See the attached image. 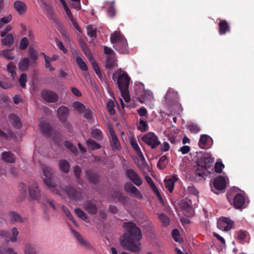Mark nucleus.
Listing matches in <instances>:
<instances>
[{
  "mask_svg": "<svg viewBox=\"0 0 254 254\" xmlns=\"http://www.w3.org/2000/svg\"><path fill=\"white\" fill-rule=\"evenodd\" d=\"M123 227L126 231L120 240L121 245L127 251L138 253L140 251L139 242L142 239L141 230L132 222H125Z\"/></svg>",
  "mask_w": 254,
  "mask_h": 254,
  "instance_id": "nucleus-1",
  "label": "nucleus"
},
{
  "mask_svg": "<svg viewBox=\"0 0 254 254\" xmlns=\"http://www.w3.org/2000/svg\"><path fill=\"white\" fill-rule=\"evenodd\" d=\"M214 161V159L211 154L206 153L202 154L196 162L195 173L196 175L200 177L208 176L210 173L209 169L213 170L211 168Z\"/></svg>",
  "mask_w": 254,
  "mask_h": 254,
  "instance_id": "nucleus-2",
  "label": "nucleus"
},
{
  "mask_svg": "<svg viewBox=\"0 0 254 254\" xmlns=\"http://www.w3.org/2000/svg\"><path fill=\"white\" fill-rule=\"evenodd\" d=\"M43 181L44 183L49 187L51 191L59 195H62V191L58 190L55 183L52 180L53 174L52 173V169L48 167H44L43 168Z\"/></svg>",
  "mask_w": 254,
  "mask_h": 254,
  "instance_id": "nucleus-3",
  "label": "nucleus"
},
{
  "mask_svg": "<svg viewBox=\"0 0 254 254\" xmlns=\"http://www.w3.org/2000/svg\"><path fill=\"white\" fill-rule=\"evenodd\" d=\"M118 75L117 78V84L120 90H126L128 89L130 78L127 73L122 71L121 69L118 70L113 75V79L115 80L116 75Z\"/></svg>",
  "mask_w": 254,
  "mask_h": 254,
  "instance_id": "nucleus-4",
  "label": "nucleus"
},
{
  "mask_svg": "<svg viewBox=\"0 0 254 254\" xmlns=\"http://www.w3.org/2000/svg\"><path fill=\"white\" fill-rule=\"evenodd\" d=\"M227 199L237 209L242 208L245 202V197L243 194L240 193L235 194L231 190L228 191Z\"/></svg>",
  "mask_w": 254,
  "mask_h": 254,
  "instance_id": "nucleus-5",
  "label": "nucleus"
},
{
  "mask_svg": "<svg viewBox=\"0 0 254 254\" xmlns=\"http://www.w3.org/2000/svg\"><path fill=\"white\" fill-rule=\"evenodd\" d=\"M58 190L62 191V196L63 193H65L69 199L74 200H81L83 198L82 190H77L75 188L72 187H65L64 188H60Z\"/></svg>",
  "mask_w": 254,
  "mask_h": 254,
  "instance_id": "nucleus-6",
  "label": "nucleus"
},
{
  "mask_svg": "<svg viewBox=\"0 0 254 254\" xmlns=\"http://www.w3.org/2000/svg\"><path fill=\"white\" fill-rule=\"evenodd\" d=\"M141 139L152 149L156 148L160 144L157 135L152 132L144 135L141 137Z\"/></svg>",
  "mask_w": 254,
  "mask_h": 254,
  "instance_id": "nucleus-7",
  "label": "nucleus"
},
{
  "mask_svg": "<svg viewBox=\"0 0 254 254\" xmlns=\"http://www.w3.org/2000/svg\"><path fill=\"white\" fill-rule=\"evenodd\" d=\"M125 175L127 178L137 186H140L142 184V181L138 173L132 169L125 170Z\"/></svg>",
  "mask_w": 254,
  "mask_h": 254,
  "instance_id": "nucleus-8",
  "label": "nucleus"
},
{
  "mask_svg": "<svg viewBox=\"0 0 254 254\" xmlns=\"http://www.w3.org/2000/svg\"><path fill=\"white\" fill-rule=\"evenodd\" d=\"M124 190L131 196L136 197L138 199H143V195L140 190L131 182H127L125 184Z\"/></svg>",
  "mask_w": 254,
  "mask_h": 254,
  "instance_id": "nucleus-9",
  "label": "nucleus"
},
{
  "mask_svg": "<svg viewBox=\"0 0 254 254\" xmlns=\"http://www.w3.org/2000/svg\"><path fill=\"white\" fill-rule=\"evenodd\" d=\"M226 187V181L225 178L221 176L215 178L213 181V186H211V190L214 193L218 194L216 190H222L225 189Z\"/></svg>",
  "mask_w": 254,
  "mask_h": 254,
  "instance_id": "nucleus-10",
  "label": "nucleus"
},
{
  "mask_svg": "<svg viewBox=\"0 0 254 254\" xmlns=\"http://www.w3.org/2000/svg\"><path fill=\"white\" fill-rule=\"evenodd\" d=\"M41 96L45 101L49 103H55L59 99L56 92L48 89H44L41 91Z\"/></svg>",
  "mask_w": 254,
  "mask_h": 254,
  "instance_id": "nucleus-11",
  "label": "nucleus"
},
{
  "mask_svg": "<svg viewBox=\"0 0 254 254\" xmlns=\"http://www.w3.org/2000/svg\"><path fill=\"white\" fill-rule=\"evenodd\" d=\"M217 227L224 231H228L232 228L233 221L227 217L219 219L217 221Z\"/></svg>",
  "mask_w": 254,
  "mask_h": 254,
  "instance_id": "nucleus-12",
  "label": "nucleus"
},
{
  "mask_svg": "<svg viewBox=\"0 0 254 254\" xmlns=\"http://www.w3.org/2000/svg\"><path fill=\"white\" fill-rule=\"evenodd\" d=\"M110 145L113 150H120L121 146L120 141L112 128L109 129Z\"/></svg>",
  "mask_w": 254,
  "mask_h": 254,
  "instance_id": "nucleus-13",
  "label": "nucleus"
},
{
  "mask_svg": "<svg viewBox=\"0 0 254 254\" xmlns=\"http://www.w3.org/2000/svg\"><path fill=\"white\" fill-rule=\"evenodd\" d=\"M29 193L33 200L38 199L40 197L41 191L36 182L32 181L30 186H29Z\"/></svg>",
  "mask_w": 254,
  "mask_h": 254,
  "instance_id": "nucleus-14",
  "label": "nucleus"
},
{
  "mask_svg": "<svg viewBox=\"0 0 254 254\" xmlns=\"http://www.w3.org/2000/svg\"><path fill=\"white\" fill-rule=\"evenodd\" d=\"M165 99L167 103L171 105L179 102V96L177 92L172 88H169L166 93Z\"/></svg>",
  "mask_w": 254,
  "mask_h": 254,
  "instance_id": "nucleus-15",
  "label": "nucleus"
},
{
  "mask_svg": "<svg viewBox=\"0 0 254 254\" xmlns=\"http://www.w3.org/2000/svg\"><path fill=\"white\" fill-rule=\"evenodd\" d=\"M13 7L20 16L24 15L27 10V4L20 0L15 1L13 3Z\"/></svg>",
  "mask_w": 254,
  "mask_h": 254,
  "instance_id": "nucleus-16",
  "label": "nucleus"
},
{
  "mask_svg": "<svg viewBox=\"0 0 254 254\" xmlns=\"http://www.w3.org/2000/svg\"><path fill=\"white\" fill-rule=\"evenodd\" d=\"M71 231L74 236L77 239L78 242L81 246L85 247L89 251H91L93 249L91 244L89 242L84 240L81 235L77 231L73 229L71 230Z\"/></svg>",
  "mask_w": 254,
  "mask_h": 254,
  "instance_id": "nucleus-17",
  "label": "nucleus"
},
{
  "mask_svg": "<svg viewBox=\"0 0 254 254\" xmlns=\"http://www.w3.org/2000/svg\"><path fill=\"white\" fill-rule=\"evenodd\" d=\"M8 217L11 223H23L26 221V218L22 217L18 212L15 211H10L8 213Z\"/></svg>",
  "mask_w": 254,
  "mask_h": 254,
  "instance_id": "nucleus-18",
  "label": "nucleus"
},
{
  "mask_svg": "<svg viewBox=\"0 0 254 254\" xmlns=\"http://www.w3.org/2000/svg\"><path fill=\"white\" fill-rule=\"evenodd\" d=\"M86 179L92 184H96L99 181V175L92 170H87L85 171Z\"/></svg>",
  "mask_w": 254,
  "mask_h": 254,
  "instance_id": "nucleus-19",
  "label": "nucleus"
},
{
  "mask_svg": "<svg viewBox=\"0 0 254 254\" xmlns=\"http://www.w3.org/2000/svg\"><path fill=\"white\" fill-rule=\"evenodd\" d=\"M113 47L120 54H127L128 53V44L127 39L122 40V42L117 43Z\"/></svg>",
  "mask_w": 254,
  "mask_h": 254,
  "instance_id": "nucleus-20",
  "label": "nucleus"
},
{
  "mask_svg": "<svg viewBox=\"0 0 254 254\" xmlns=\"http://www.w3.org/2000/svg\"><path fill=\"white\" fill-rule=\"evenodd\" d=\"M211 138L207 134L201 135L198 145L202 149H208L211 145Z\"/></svg>",
  "mask_w": 254,
  "mask_h": 254,
  "instance_id": "nucleus-21",
  "label": "nucleus"
},
{
  "mask_svg": "<svg viewBox=\"0 0 254 254\" xmlns=\"http://www.w3.org/2000/svg\"><path fill=\"white\" fill-rule=\"evenodd\" d=\"M68 108L64 106H62L58 109V117L62 122H64L66 121L68 115Z\"/></svg>",
  "mask_w": 254,
  "mask_h": 254,
  "instance_id": "nucleus-22",
  "label": "nucleus"
},
{
  "mask_svg": "<svg viewBox=\"0 0 254 254\" xmlns=\"http://www.w3.org/2000/svg\"><path fill=\"white\" fill-rule=\"evenodd\" d=\"M84 209L89 214H96L97 212L96 205L91 200H87L84 203Z\"/></svg>",
  "mask_w": 254,
  "mask_h": 254,
  "instance_id": "nucleus-23",
  "label": "nucleus"
},
{
  "mask_svg": "<svg viewBox=\"0 0 254 254\" xmlns=\"http://www.w3.org/2000/svg\"><path fill=\"white\" fill-rule=\"evenodd\" d=\"M123 40H126V39L120 31H115L110 37L111 42L114 46H115L117 43L122 42Z\"/></svg>",
  "mask_w": 254,
  "mask_h": 254,
  "instance_id": "nucleus-24",
  "label": "nucleus"
},
{
  "mask_svg": "<svg viewBox=\"0 0 254 254\" xmlns=\"http://www.w3.org/2000/svg\"><path fill=\"white\" fill-rule=\"evenodd\" d=\"M230 30V27L226 20H221L219 23V33L224 35Z\"/></svg>",
  "mask_w": 254,
  "mask_h": 254,
  "instance_id": "nucleus-25",
  "label": "nucleus"
},
{
  "mask_svg": "<svg viewBox=\"0 0 254 254\" xmlns=\"http://www.w3.org/2000/svg\"><path fill=\"white\" fill-rule=\"evenodd\" d=\"M8 119L13 126L16 128H20L22 127V124L19 118L14 114H11L8 116Z\"/></svg>",
  "mask_w": 254,
  "mask_h": 254,
  "instance_id": "nucleus-26",
  "label": "nucleus"
},
{
  "mask_svg": "<svg viewBox=\"0 0 254 254\" xmlns=\"http://www.w3.org/2000/svg\"><path fill=\"white\" fill-rule=\"evenodd\" d=\"M130 144L141 160L145 161V158L137 143L136 140L134 138L132 139L130 141Z\"/></svg>",
  "mask_w": 254,
  "mask_h": 254,
  "instance_id": "nucleus-27",
  "label": "nucleus"
},
{
  "mask_svg": "<svg viewBox=\"0 0 254 254\" xmlns=\"http://www.w3.org/2000/svg\"><path fill=\"white\" fill-rule=\"evenodd\" d=\"M30 65V60L28 58L20 59L18 64V68L21 71H25L28 69Z\"/></svg>",
  "mask_w": 254,
  "mask_h": 254,
  "instance_id": "nucleus-28",
  "label": "nucleus"
},
{
  "mask_svg": "<svg viewBox=\"0 0 254 254\" xmlns=\"http://www.w3.org/2000/svg\"><path fill=\"white\" fill-rule=\"evenodd\" d=\"M1 156L2 160L7 163H13L15 161L14 154L9 151L2 152Z\"/></svg>",
  "mask_w": 254,
  "mask_h": 254,
  "instance_id": "nucleus-29",
  "label": "nucleus"
},
{
  "mask_svg": "<svg viewBox=\"0 0 254 254\" xmlns=\"http://www.w3.org/2000/svg\"><path fill=\"white\" fill-rule=\"evenodd\" d=\"M177 180L176 177L173 176L169 179H165L164 181L165 186L170 192H172L174 188L175 182Z\"/></svg>",
  "mask_w": 254,
  "mask_h": 254,
  "instance_id": "nucleus-30",
  "label": "nucleus"
},
{
  "mask_svg": "<svg viewBox=\"0 0 254 254\" xmlns=\"http://www.w3.org/2000/svg\"><path fill=\"white\" fill-rule=\"evenodd\" d=\"M41 131L45 134L50 136L52 134V127L51 125L47 123H41L40 125Z\"/></svg>",
  "mask_w": 254,
  "mask_h": 254,
  "instance_id": "nucleus-31",
  "label": "nucleus"
},
{
  "mask_svg": "<svg viewBox=\"0 0 254 254\" xmlns=\"http://www.w3.org/2000/svg\"><path fill=\"white\" fill-rule=\"evenodd\" d=\"M59 167L61 171L65 173H67L69 170L70 164L68 161L63 159L59 161Z\"/></svg>",
  "mask_w": 254,
  "mask_h": 254,
  "instance_id": "nucleus-32",
  "label": "nucleus"
},
{
  "mask_svg": "<svg viewBox=\"0 0 254 254\" xmlns=\"http://www.w3.org/2000/svg\"><path fill=\"white\" fill-rule=\"evenodd\" d=\"M153 98V93L149 91H144L139 99L141 103H145L147 101H151Z\"/></svg>",
  "mask_w": 254,
  "mask_h": 254,
  "instance_id": "nucleus-33",
  "label": "nucleus"
},
{
  "mask_svg": "<svg viewBox=\"0 0 254 254\" xmlns=\"http://www.w3.org/2000/svg\"><path fill=\"white\" fill-rule=\"evenodd\" d=\"M1 40L2 43L8 47H10L14 43V37L11 34H8Z\"/></svg>",
  "mask_w": 254,
  "mask_h": 254,
  "instance_id": "nucleus-34",
  "label": "nucleus"
},
{
  "mask_svg": "<svg viewBox=\"0 0 254 254\" xmlns=\"http://www.w3.org/2000/svg\"><path fill=\"white\" fill-rule=\"evenodd\" d=\"M158 217L163 227H167L170 224V219L164 213L158 214Z\"/></svg>",
  "mask_w": 254,
  "mask_h": 254,
  "instance_id": "nucleus-35",
  "label": "nucleus"
},
{
  "mask_svg": "<svg viewBox=\"0 0 254 254\" xmlns=\"http://www.w3.org/2000/svg\"><path fill=\"white\" fill-rule=\"evenodd\" d=\"M91 65L94 71L97 75L98 77L101 80L103 79L104 77V73L103 71L101 70L99 66L98 65V64L96 62H92Z\"/></svg>",
  "mask_w": 254,
  "mask_h": 254,
  "instance_id": "nucleus-36",
  "label": "nucleus"
},
{
  "mask_svg": "<svg viewBox=\"0 0 254 254\" xmlns=\"http://www.w3.org/2000/svg\"><path fill=\"white\" fill-rule=\"evenodd\" d=\"M168 159L166 155H163L161 157L157 164V167L161 170L165 169L168 164Z\"/></svg>",
  "mask_w": 254,
  "mask_h": 254,
  "instance_id": "nucleus-37",
  "label": "nucleus"
},
{
  "mask_svg": "<svg viewBox=\"0 0 254 254\" xmlns=\"http://www.w3.org/2000/svg\"><path fill=\"white\" fill-rule=\"evenodd\" d=\"M86 144L88 147L92 150L100 149L101 147L99 143L91 139L87 140Z\"/></svg>",
  "mask_w": 254,
  "mask_h": 254,
  "instance_id": "nucleus-38",
  "label": "nucleus"
},
{
  "mask_svg": "<svg viewBox=\"0 0 254 254\" xmlns=\"http://www.w3.org/2000/svg\"><path fill=\"white\" fill-rule=\"evenodd\" d=\"M76 62L79 68L83 71H87L88 67L86 63L83 61L82 59L80 57H77L75 59Z\"/></svg>",
  "mask_w": 254,
  "mask_h": 254,
  "instance_id": "nucleus-39",
  "label": "nucleus"
},
{
  "mask_svg": "<svg viewBox=\"0 0 254 254\" xmlns=\"http://www.w3.org/2000/svg\"><path fill=\"white\" fill-rule=\"evenodd\" d=\"M91 135L93 137L98 140H101L103 138V133L101 130L95 128L91 131Z\"/></svg>",
  "mask_w": 254,
  "mask_h": 254,
  "instance_id": "nucleus-40",
  "label": "nucleus"
},
{
  "mask_svg": "<svg viewBox=\"0 0 254 254\" xmlns=\"http://www.w3.org/2000/svg\"><path fill=\"white\" fill-rule=\"evenodd\" d=\"M73 107L80 114L83 113L86 109L84 104L77 101L73 102Z\"/></svg>",
  "mask_w": 254,
  "mask_h": 254,
  "instance_id": "nucleus-41",
  "label": "nucleus"
},
{
  "mask_svg": "<svg viewBox=\"0 0 254 254\" xmlns=\"http://www.w3.org/2000/svg\"><path fill=\"white\" fill-rule=\"evenodd\" d=\"M62 209L63 212L66 216V217L68 218V219L71 220L74 224L75 225L77 226V224L75 220H74L73 217L71 213L70 212L69 209L65 205H62Z\"/></svg>",
  "mask_w": 254,
  "mask_h": 254,
  "instance_id": "nucleus-42",
  "label": "nucleus"
},
{
  "mask_svg": "<svg viewBox=\"0 0 254 254\" xmlns=\"http://www.w3.org/2000/svg\"><path fill=\"white\" fill-rule=\"evenodd\" d=\"M116 11L114 6V2L113 1L107 9V14L110 17L113 18L116 15Z\"/></svg>",
  "mask_w": 254,
  "mask_h": 254,
  "instance_id": "nucleus-43",
  "label": "nucleus"
},
{
  "mask_svg": "<svg viewBox=\"0 0 254 254\" xmlns=\"http://www.w3.org/2000/svg\"><path fill=\"white\" fill-rule=\"evenodd\" d=\"M15 68L16 66L13 62H10L7 64V70L9 73H11V75L13 79H14V76L16 74V72L15 71Z\"/></svg>",
  "mask_w": 254,
  "mask_h": 254,
  "instance_id": "nucleus-44",
  "label": "nucleus"
},
{
  "mask_svg": "<svg viewBox=\"0 0 254 254\" xmlns=\"http://www.w3.org/2000/svg\"><path fill=\"white\" fill-rule=\"evenodd\" d=\"M64 146L69 149L73 154H77L78 153L77 148L69 141L64 142Z\"/></svg>",
  "mask_w": 254,
  "mask_h": 254,
  "instance_id": "nucleus-45",
  "label": "nucleus"
},
{
  "mask_svg": "<svg viewBox=\"0 0 254 254\" xmlns=\"http://www.w3.org/2000/svg\"><path fill=\"white\" fill-rule=\"evenodd\" d=\"M87 35L94 39L97 37V31L96 28H94L92 26H88L87 28Z\"/></svg>",
  "mask_w": 254,
  "mask_h": 254,
  "instance_id": "nucleus-46",
  "label": "nucleus"
},
{
  "mask_svg": "<svg viewBox=\"0 0 254 254\" xmlns=\"http://www.w3.org/2000/svg\"><path fill=\"white\" fill-rule=\"evenodd\" d=\"M74 212L76 215L81 219L85 220L87 219V216L86 213L80 208H75L74 209Z\"/></svg>",
  "mask_w": 254,
  "mask_h": 254,
  "instance_id": "nucleus-47",
  "label": "nucleus"
},
{
  "mask_svg": "<svg viewBox=\"0 0 254 254\" xmlns=\"http://www.w3.org/2000/svg\"><path fill=\"white\" fill-rule=\"evenodd\" d=\"M148 125L147 122L142 119L140 120L137 126V129L141 132H144L146 131Z\"/></svg>",
  "mask_w": 254,
  "mask_h": 254,
  "instance_id": "nucleus-48",
  "label": "nucleus"
},
{
  "mask_svg": "<svg viewBox=\"0 0 254 254\" xmlns=\"http://www.w3.org/2000/svg\"><path fill=\"white\" fill-rule=\"evenodd\" d=\"M237 239L240 242H242L246 238L247 234L246 232L244 230H240L236 232Z\"/></svg>",
  "mask_w": 254,
  "mask_h": 254,
  "instance_id": "nucleus-49",
  "label": "nucleus"
},
{
  "mask_svg": "<svg viewBox=\"0 0 254 254\" xmlns=\"http://www.w3.org/2000/svg\"><path fill=\"white\" fill-rule=\"evenodd\" d=\"M115 104L112 100H110L107 104V108L108 112L111 115H114L115 114V110L114 109Z\"/></svg>",
  "mask_w": 254,
  "mask_h": 254,
  "instance_id": "nucleus-50",
  "label": "nucleus"
},
{
  "mask_svg": "<svg viewBox=\"0 0 254 254\" xmlns=\"http://www.w3.org/2000/svg\"><path fill=\"white\" fill-rule=\"evenodd\" d=\"M28 53H29L30 58L32 60H33L34 61H36L38 59V56L37 52L33 48L29 47V48L28 49Z\"/></svg>",
  "mask_w": 254,
  "mask_h": 254,
  "instance_id": "nucleus-51",
  "label": "nucleus"
},
{
  "mask_svg": "<svg viewBox=\"0 0 254 254\" xmlns=\"http://www.w3.org/2000/svg\"><path fill=\"white\" fill-rule=\"evenodd\" d=\"M115 64L114 57H109L107 58L105 63V66L107 68H112L114 66Z\"/></svg>",
  "mask_w": 254,
  "mask_h": 254,
  "instance_id": "nucleus-52",
  "label": "nucleus"
},
{
  "mask_svg": "<svg viewBox=\"0 0 254 254\" xmlns=\"http://www.w3.org/2000/svg\"><path fill=\"white\" fill-rule=\"evenodd\" d=\"M25 254H36V248L31 245H27L25 248Z\"/></svg>",
  "mask_w": 254,
  "mask_h": 254,
  "instance_id": "nucleus-53",
  "label": "nucleus"
},
{
  "mask_svg": "<svg viewBox=\"0 0 254 254\" xmlns=\"http://www.w3.org/2000/svg\"><path fill=\"white\" fill-rule=\"evenodd\" d=\"M27 81V75L25 73H22L20 75L18 82L21 87L25 88L26 87V83Z\"/></svg>",
  "mask_w": 254,
  "mask_h": 254,
  "instance_id": "nucleus-54",
  "label": "nucleus"
},
{
  "mask_svg": "<svg viewBox=\"0 0 254 254\" xmlns=\"http://www.w3.org/2000/svg\"><path fill=\"white\" fill-rule=\"evenodd\" d=\"M29 45V40L27 38L23 37L21 39L20 44L19 48L22 50H25L27 48Z\"/></svg>",
  "mask_w": 254,
  "mask_h": 254,
  "instance_id": "nucleus-55",
  "label": "nucleus"
},
{
  "mask_svg": "<svg viewBox=\"0 0 254 254\" xmlns=\"http://www.w3.org/2000/svg\"><path fill=\"white\" fill-rule=\"evenodd\" d=\"M82 51L83 52L84 54L86 56L89 62L91 63V64L92 63V62H95V60H94L92 53L89 48L84 49Z\"/></svg>",
  "mask_w": 254,
  "mask_h": 254,
  "instance_id": "nucleus-56",
  "label": "nucleus"
},
{
  "mask_svg": "<svg viewBox=\"0 0 254 254\" xmlns=\"http://www.w3.org/2000/svg\"><path fill=\"white\" fill-rule=\"evenodd\" d=\"M224 168V165L221 162L217 161L214 165L215 171L217 173H221L223 169Z\"/></svg>",
  "mask_w": 254,
  "mask_h": 254,
  "instance_id": "nucleus-57",
  "label": "nucleus"
},
{
  "mask_svg": "<svg viewBox=\"0 0 254 254\" xmlns=\"http://www.w3.org/2000/svg\"><path fill=\"white\" fill-rule=\"evenodd\" d=\"M122 96L126 102H128L130 101V96L128 93V89L126 90H121Z\"/></svg>",
  "mask_w": 254,
  "mask_h": 254,
  "instance_id": "nucleus-58",
  "label": "nucleus"
},
{
  "mask_svg": "<svg viewBox=\"0 0 254 254\" xmlns=\"http://www.w3.org/2000/svg\"><path fill=\"white\" fill-rule=\"evenodd\" d=\"M84 112H85L83 116L84 118L89 121L91 120L94 115L93 112L89 109H86Z\"/></svg>",
  "mask_w": 254,
  "mask_h": 254,
  "instance_id": "nucleus-59",
  "label": "nucleus"
},
{
  "mask_svg": "<svg viewBox=\"0 0 254 254\" xmlns=\"http://www.w3.org/2000/svg\"><path fill=\"white\" fill-rule=\"evenodd\" d=\"M188 129L191 133H196L200 130L199 126L196 125H191L189 126L188 127Z\"/></svg>",
  "mask_w": 254,
  "mask_h": 254,
  "instance_id": "nucleus-60",
  "label": "nucleus"
},
{
  "mask_svg": "<svg viewBox=\"0 0 254 254\" xmlns=\"http://www.w3.org/2000/svg\"><path fill=\"white\" fill-rule=\"evenodd\" d=\"M172 235L173 238L176 242H178L180 241V232L178 230H177L176 229H174L172 231Z\"/></svg>",
  "mask_w": 254,
  "mask_h": 254,
  "instance_id": "nucleus-61",
  "label": "nucleus"
},
{
  "mask_svg": "<svg viewBox=\"0 0 254 254\" xmlns=\"http://www.w3.org/2000/svg\"><path fill=\"white\" fill-rule=\"evenodd\" d=\"M2 55L8 60L13 59V56L10 50H4L2 52Z\"/></svg>",
  "mask_w": 254,
  "mask_h": 254,
  "instance_id": "nucleus-62",
  "label": "nucleus"
},
{
  "mask_svg": "<svg viewBox=\"0 0 254 254\" xmlns=\"http://www.w3.org/2000/svg\"><path fill=\"white\" fill-rule=\"evenodd\" d=\"M12 236L10 238V241L12 242H15L17 240V237L19 234V232L16 227L12 228Z\"/></svg>",
  "mask_w": 254,
  "mask_h": 254,
  "instance_id": "nucleus-63",
  "label": "nucleus"
},
{
  "mask_svg": "<svg viewBox=\"0 0 254 254\" xmlns=\"http://www.w3.org/2000/svg\"><path fill=\"white\" fill-rule=\"evenodd\" d=\"M73 172L74 174V175L75 176V178H79V177L81 176V168L78 166H75L73 168Z\"/></svg>",
  "mask_w": 254,
  "mask_h": 254,
  "instance_id": "nucleus-64",
  "label": "nucleus"
}]
</instances>
